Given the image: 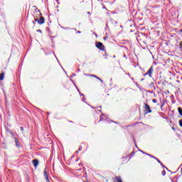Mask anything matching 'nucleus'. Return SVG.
Masks as SVG:
<instances>
[{
  "mask_svg": "<svg viewBox=\"0 0 182 182\" xmlns=\"http://www.w3.org/2000/svg\"><path fill=\"white\" fill-rule=\"evenodd\" d=\"M161 174L162 176H164L166 174V171L164 170L162 172H161Z\"/></svg>",
  "mask_w": 182,
  "mask_h": 182,
  "instance_id": "2eb2a0df",
  "label": "nucleus"
},
{
  "mask_svg": "<svg viewBox=\"0 0 182 182\" xmlns=\"http://www.w3.org/2000/svg\"><path fill=\"white\" fill-rule=\"evenodd\" d=\"M153 72H154V68H153V65H152L149 69V70L144 75V76L148 75L149 77H151V75L153 74Z\"/></svg>",
  "mask_w": 182,
  "mask_h": 182,
  "instance_id": "f03ea898",
  "label": "nucleus"
},
{
  "mask_svg": "<svg viewBox=\"0 0 182 182\" xmlns=\"http://www.w3.org/2000/svg\"><path fill=\"white\" fill-rule=\"evenodd\" d=\"M38 14L41 16V15H42V14H41V12H38Z\"/></svg>",
  "mask_w": 182,
  "mask_h": 182,
  "instance_id": "b1692460",
  "label": "nucleus"
},
{
  "mask_svg": "<svg viewBox=\"0 0 182 182\" xmlns=\"http://www.w3.org/2000/svg\"><path fill=\"white\" fill-rule=\"evenodd\" d=\"M172 130H176V128H174V127H173Z\"/></svg>",
  "mask_w": 182,
  "mask_h": 182,
  "instance_id": "412c9836",
  "label": "nucleus"
},
{
  "mask_svg": "<svg viewBox=\"0 0 182 182\" xmlns=\"http://www.w3.org/2000/svg\"><path fill=\"white\" fill-rule=\"evenodd\" d=\"M43 176L46 178V182H50V181H49V176H48V172H46V171H43Z\"/></svg>",
  "mask_w": 182,
  "mask_h": 182,
  "instance_id": "0eeeda50",
  "label": "nucleus"
},
{
  "mask_svg": "<svg viewBox=\"0 0 182 182\" xmlns=\"http://www.w3.org/2000/svg\"><path fill=\"white\" fill-rule=\"evenodd\" d=\"M154 159L156 160V161H158V163L159 164H161V166H163V163H161V161H160L159 159H157V158H154Z\"/></svg>",
  "mask_w": 182,
  "mask_h": 182,
  "instance_id": "9b49d317",
  "label": "nucleus"
},
{
  "mask_svg": "<svg viewBox=\"0 0 182 182\" xmlns=\"http://www.w3.org/2000/svg\"><path fill=\"white\" fill-rule=\"evenodd\" d=\"M148 156H150V157H151L152 159L156 158V156H151V155H150V154H148Z\"/></svg>",
  "mask_w": 182,
  "mask_h": 182,
  "instance_id": "a211bd4d",
  "label": "nucleus"
},
{
  "mask_svg": "<svg viewBox=\"0 0 182 182\" xmlns=\"http://www.w3.org/2000/svg\"><path fill=\"white\" fill-rule=\"evenodd\" d=\"M33 25H35V21H33Z\"/></svg>",
  "mask_w": 182,
  "mask_h": 182,
  "instance_id": "393cba45",
  "label": "nucleus"
},
{
  "mask_svg": "<svg viewBox=\"0 0 182 182\" xmlns=\"http://www.w3.org/2000/svg\"><path fill=\"white\" fill-rule=\"evenodd\" d=\"M82 149L83 148L82 147V146H80L78 150L77 151V153H79V151H82Z\"/></svg>",
  "mask_w": 182,
  "mask_h": 182,
  "instance_id": "f8f14e48",
  "label": "nucleus"
},
{
  "mask_svg": "<svg viewBox=\"0 0 182 182\" xmlns=\"http://www.w3.org/2000/svg\"><path fill=\"white\" fill-rule=\"evenodd\" d=\"M4 79H5V73H1L0 74V80H4Z\"/></svg>",
  "mask_w": 182,
  "mask_h": 182,
  "instance_id": "1a4fd4ad",
  "label": "nucleus"
},
{
  "mask_svg": "<svg viewBox=\"0 0 182 182\" xmlns=\"http://www.w3.org/2000/svg\"><path fill=\"white\" fill-rule=\"evenodd\" d=\"M32 163H33L34 167H36V168L38 167V166L39 165V161L38 159H33L32 161Z\"/></svg>",
  "mask_w": 182,
  "mask_h": 182,
  "instance_id": "6e6552de",
  "label": "nucleus"
},
{
  "mask_svg": "<svg viewBox=\"0 0 182 182\" xmlns=\"http://www.w3.org/2000/svg\"><path fill=\"white\" fill-rule=\"evenodd\" d=\"M179 126L182 127V119L179 120Z\"/></svg>",
  "mask_w": 182,
  "mask_h": 182,
  "instance_id": "ddd939ff",
  "label": "nucleus"
},
{
  "mask_svg": "<svg viewBox=\"0 0 182 182\" xmlns=\"http://www.w3.org/2000/svg\"><path fill=\"white\" fill-rule=\"evenodd\" d=\"M114 182H123V180H122V176H115L114 178Z\"/></svg>",
  "mask_w": 182,
  "mask_h": 182,
  "instance_id": "39448f33",
  "label": "nucleus"
},
{
  "mask_svg": "<svg viewBox=\"0 0 182 182\" xmlns=\"http://www.w3.org/2000/svg\"><path fill=\"white\" fill-rule=\"evenodd\" d=\"M87 76H90V77H95V79H97L98 80H100V82H101V83H103V81L102 80V79H100V77H99L95 75H87Z\"/></svg>",
  "mask_w": 182,
  "mask_h": 182,
  "instance_id": "423d86ee",
  "label": "nucleus"
},
{
  "mask_svg": "<svg viewBox=\"0 0 182 182\" xmlns=\"http://www.w3.org/2000/svg\"><path fill=\"white\" fill-rule=\"evenodd\" d=\"M130 156H131V157H133V156H134V152H132Z\"/></svg>",
  "mask_w": 182,
  "mask_h": 182,
  "instance_id": "dca6fc26",
  "label": "nucleus"
},
{
  "mask_svg": "<svg viewBox=\"0 0 182 182\" xmlns=\"http://www.w3.org/2000/svg\"><path fill=\"white\" fill-rule=\"evenodd\" d=\"M70 123H73V122H72V121H70Z\"/></svg>",
  "mask_w": 182,
  "mask_h": 182,
  "instance_id": "a878e982",
  "label": "nucleus"
},
{
  "mask_svg": "<svg viewBox=\"0 0 182 182\" xmlns=\"http://www.w3.org/2000/svg\"><path fill=\"white\" fill-rule=\"evenodd\" d=\"M152 102H153V103H157V100L156 99H153Z\"/></svg>",
  "mask_w": 182,
  "mask_h": 182,
  "instance_id": "4468645a",
  "label": "nucleus"
},
{
  "mask_svg": "<svg viewBox=\"0 0 182 182\" xmlns=\"http://www.w3.org/2000/svg\"><path fill=\"white\" fill-rule=\"evenodd\" d=\"M163 167H166V166H164V165L162 166Z\"/></svg>",
  "mask_w": 182,
  "mask_h": 182,
  "instance_id": "bb28decb",
  "label": "nucleus"
},
{
  "mask_svg": "<svg viewBox=\"0 0 182 182\" xmlns=\"http://www.w3.org/2000/svg\"><path fill=\"white\" fill-rule=\"evenodd\" d=\"M163 106H164V104H162V105H161V108L163 107Z\"/></svg>",
  "mask_w": 182,
  "mask_h": 182,
  "instance_id": "4be33fe9",
  "label": "nucleus"
},
{
  "mask_svg": "<svg viewBox=\"0 0 182 182\" xmlns=\"http://www.w3.org/2000/svg\"><path fill=\"white\" fill-rule=\"evenodd\" d=\"M14 140H15L16 146L17 147H20L19 141H18V138L15 137V138H14Z\"/></svg>",
  "mask_w": 182,
  "mask_h": 182,
  "instance_id": "9d476101",
  "label": "nucleus"
},
{
  "mask_svg": "<svg viewBox=\"0 0 182 182\" xmlns=\"http://www.w3.org/2000/svg\"><path fill=\"white\" fill-rule=\"evenodd\" d=\"M100 122H102V117H100Z\"/></svg>",
  "mask_w": 182,
  "mask_h": 182,
  "instance_id": "5701e85b",
  "label": "nucleus"
},
{
  "mask_svg": "<svg viewBox=\"0 0 182 182\" xmlns=\"http://www.w3.org/2000/svg\"><path fill=\"white\" fill-rule=\"evenodd\" d=\"M35 22H38V25H43L45 23V18L41 17L40 18H35Z\"/></svg>",
  "mask_w": 182,
  "mask_h": 182,
  "instance_id": "7ed1b4c3",
  "label": "nucleus"
},
{
  "mask_svg": "<svg viewBox=\"0 0 182 182\" xmlns=\"http://www.w3.org/2000/svg\"><path fill=\"white\" fill-rule=\"evenodd\" d=\"M144 112L145 114H149V113L152 112L151 109H150V106L148 105V104H144Z\"/></svg>",
  "mask_w": 182,
  "mask_h": 182,
  "instance_id": "f257e3e1",
  "label": "nucleus"
},
{
  "mask_svg": "<svg viewBox=\"0 0 182 182\" xmlns=\"http://www.w3.org/2000/svg\"><path fill=\"white\" fill-rule=\"evenodd\" d=\"M37 32H39L40 33H42V30L38 29V30H37Z\"/></svg>",
  "mask_w": 182,
  "mask_h": 182,
  "instance_id": "f3484780",
  "label": "nucleus"
},
{
  "mask_svg": "<svg viewBox=\"0 0 182 182\" xmlns=\"http://www.w3.org/2000/svg\"><path fill=\"white\" fill-rule=\"evenodd\" d=\"M180 48H181V49H182V42L180 43Z\"/></svg>",
  "mask_w": 182,
  "mask_h": 182,
  "instance_id": "6ab92c4d",
  "label": "nucleus"
},
{
  "mask_svg": "<svg viewBox=\"0 0 182 182\" xmlns=\"http://www.w3.org/2000/svg\"><path fill=\"white\" fill-rule=\"evenodd\" d=\"M96 48H97V49H100V50H105V46H103V43L102 42H97Z\"/></svg>",
  "mask_w": 182,
  "mask_h": 182,
  "instance_id": "20e7f679",
  "label": "nucleus"
},
{
  "mask_svg": "<svg viewBox=\"0 0 182 182\" xmlns=\"http://www.w3.org/2000/svg\"><path fill=\"white\" fill-rule=\"evenodd\" d=\"M21 130L22 131V132H23V127H21Z\"/></svg>",
  "mask_w": 182,
  "mask_h": 182,
  "instance_id": "aec40b11",
  "label": "nucleus"
}]
</instances>
